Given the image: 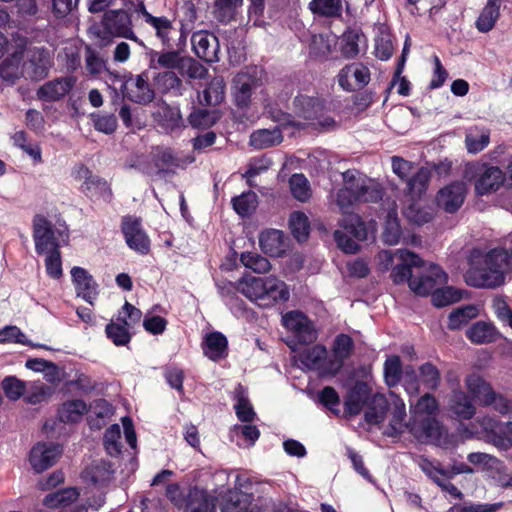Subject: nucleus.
Returning <instances> with one entry per match:
<instances>
[{
    "label": "nucleus",
    "mask_w": 512,
    "mask_h": 512,
    "mask_svg": "<svg viewBox=\"0 0 512 512\" xmlns=\"http://www.w3.org/2000/svg\"><path fill=\"white\" fill-rule=\"evenodd\" d=\"M342 227L345 232L357 241L367 240L368 233L366 224L358 214H351L346 217L342 223Z\"/></svg>",
    "instance_id": "obj_55"
},
{
    "label": "nucleus",
    "mask_w": 512,
    "mask_h": 512,
    "mask_svg": "<svg viewBox=\"0 0 512 512\" xmlns=\"http://www.w3.org/2000/svg\"><path fill=\"white\" fill-rule=\"evenodd\" d=\"M438 279L446 280L447 274L438 264H432L430 273L414 275V278L409 283V288L416 296L432 297L434 290L437 289Z\"/></svg>",
    "instance_id": "obj_12"
},
{
    "label": "nucleus",
    "mask_w": 512,
    "mask_h": 512,
    "mask_svg": "<svg viewBox=\"0 0 512 512\" xmlns=\"http://www.w3.org/2000/svg\"><path fill=\"white\" fill-rule=\"evenodd\" d=\"M439 410V403L436 397L426 393L418 398L415 404L410 405V417L408 422L419 420L425 416H436Z\"/></svg>",
    "instance_id": "obj_33"
},
{
    "label": "nucleus",
    "mask_w": 512,
    "mask_h": 512,
    "mask_svg": "<svg viewBox=\"0 0 512 512\" xmlns=\"http://www.w3.org/2000/svg\"><path fill=\"white\" fill-rule=\"evenodd\" d=\"M71 278L77 296L93 304V299L98 295V284L93 276L86 269L75 266L71 269Z\"/></svg>",
    "instance_id": "obj_17"
},
{
    "label": "nucleus",
    "mask_w": 512,
    "mask_h": 512,
    "mask_svg": "<svg viewBox=\"0 0 512 512\" xmlns=\"http://www.w3.org/2000/svg\"><path fill=\"white\" fill-rule=\"evenodd\" d=\"M283 141V135L279 127L274 129H260L250 135V145L255 149H266L279 145Z\"/></svg>",
    "instance_id": "obj_35"
},
{
    "label": "nucleus",
    "mask_w": 512,
    "mask_h": 512,
    "mask_svg": "<svg viewBox=\"0 0 512 512\" xmlns=\"http://www.w3.org/2000/svg\"><path fill=\"white\" fill-rule=\"evenodd\" d=\"M292 195L299 201H306L310 197V187L307 178L301 174H293L290 178Z\"/></svg>",
    "instance_id": "obj_64"
},
{
    "label": "nucleus",
    "mask_w": 512,
    "mask_h": 512,
    "mask_svg": "<svg viewBox=\"0 0 512 512\" xmlns=\"http://www.w3.org/2000/svg\"><path fill=\"white\" fill-rule=\"evenodd\" d=\"M242 5L243 0H215V18L220 23L227 24L234 19L237 8L241 7Z\"/></svg>",
    "instance_id": "obj_48"
},
{
    "label": "nucleus",
    "mask_w": 512,
    "mask_h": 512,
    "mask_svg": "<svg viewBox=\"0 0 512 512\" xmlns=\"http://www.w3.org/2000/svg\"><path fill=\"white\" fill-rule=\"evenodd\" d=\"M135 87L138 89V93L132 95L127 93L126 97L131 102L147 105L151 103L155 98V92L149 84L148 71H143L135 78Z\"/></svg>",
    "instance_id": "obj_39"
},
{
    "label": "nucleus",
    "mask_w": 512,
    "mask_h": 512,
    "mask_svg": "<svg viewBox=\"0 0 512 512\" xmlns=\"http://www.w3.org/2000/svg\"><path fill=\"white\" fill-rule=\"evenodd\" d=\"M464 177L468 181L474 180L475 194L485 196L498 191L506 181L505 172L498 166L489 163L468 164Z\"/></svg>",
    "instance_id": "obj_4"
},
{
    "label": "nucleus",
    "mask_w": 512,
    "mask_h": 512,
    "mask_svg": "<svg viewBox=\"0 0 512 512\" xmlns=\"http://www.w3.org/2000/svg\"><path fill=\"white\" fill-rule=\"evenodd\" d=\"M405 427L420 443L432 442L440 445L443 439V445L451 444V437L443 423L436 416H425L419 420L405 423Z\"/></svg>",
    "instance_id": "obj_5"
},
{
    "label": "nucleus",
    "mask_w": 512,
    "mask_h": 512,
    "mask_svg": "<svg viewBox=\"0 0 512 512\" xmlns=\"http://www.w3.org/2000/svg\"><path fill=\"white\" fill-rule=\"evenodd\" d=\"M392 34L390 31L380 29L375 37V56L381 61H387L393 55Z\"/></svg>",
    "instance_id": "obj_56"
},
{
    "label": "nucleus",
    "mask_w": 512,
    "mask_h": 512,
    "mask_svg": "<svg viewBox=\"0 0 512 512\" xmlns=\"http://www.w3.org/2000/svg\"><path fill=\"white\" fill-rule=\"evenodd\" d=\"M89 406L83 399L64 401L57 409V419L64 424H77L88 413Z\"/></svg>",
    "instance_id": "obj_26"
},
{
    "label": "nucleus",
    "mask_w": 512,
    "mask_h": 512,
    "mask_svg": "<svg viewBox=\"0 0 512 512\" xmlns=\"http://www.w3.org/2000/svg\"><path fill=\"white\" fill-rule=\"evenodd\" d=\"M466 191V185L463 181H452L438 191L436 196L437 205L447 213H456L464 203Z\"/></svg>",
    "instance_id": "obj_11"
},
{
    "label": "nucleus",
    "mask_w": 512,
    "mask_h": 512,
    "mask_svg": "<svg viewBox=\"0 0 512 512\" xmlns=\"http://www.w3.org/2000/svg\"><path fill=\"white\" fill-rule=\"evenodd\" d=\"M233 210L241 218H247L256 212L258 196L253 190H247L231 199Z\"/></svg>",
    "instance_id": "obj_34"
},
{
    "label": "nucleus",
    "mask_w": 512,
    "mask_h": 512,
    "mask_svg": "<svg viewBox=\"0 0 512 512\" xmlns=\"http://www.w3.org/2000/svg\"><path fill=\"white\" fill-rule=\"evenodd\" d=\"M355 349L353 338L345 333L338 334L332 344V355L343 360L348 359Z\"/></svg>",
    "instance_id": "obj_58"
},
{
    "label": "nucleus",
    "mask_w": 512,
    "mask_h": 512,
    "mask_svg": "<svg viewBox=\"0 0 512 512\" xmlns=\"http://www.w3.org/2000/svg\"><path fill=\"white\" fill-rule=\"evenodd\" d=\"M154 82L161 89L162 93H167L171 90L182 89V80L174 71L159 72L154 77Z\"/></svg>",
    "instance_id": "obj_61"
},
{
    "label": "nucleus",
    "mask_w": 512,
    "mask_h": 512,
    "mask_svg": "<svg viewBox=\"0 0 512 512\" xmlns=\"http://www.w3.org/2000/svg\"><path fill=\"white\" fill-rule=\"evenodd\" d=\"M33 239L38 255H46V274L52 279L63 276L61 243L55 237L54 225L45 216L36 214L33 218Z\"/></svg>",
    "instance_id": "obj_2"
},
{
    "label": "nucleus",
    "mask_w": 512,
    "mask_h": 512,
    "mask_svg": "<svg viewBox=\"0 0 512 512\" xmlns=\"http://www.w3.org/2000/svg\"><path fill=\"white\" fill-rule=\"evenodd\" d=\"M146 23L155 29L156 36L161 40L163 47L170 48L171 40L169 37V31L173 28L172 22L165 16L158 17L154 15H147Z\"/></svg>",
    "instance_id": "obj_50"
},
{
    "label": "nucleus",
    "mask_w": 512,
    "mask_h": 512,
    "mask_svg": "<svg viewBox=\"0 0 512 512\" xmlns=\"http://www.w3.org/2000/svg\"><path fill=\"white\" fill-rule=\"evenodd\" d=\"M259 246L261 251L271 257H281L285 253V235L282 230L265 229L260 232Z\"/></svg>",
    "instance_id": "obj_21"
},
{
    "label": "nucleus",
    "mask_w": 512,
    "mask_h": 512,
    "mask_svg": "<svg viewBox=\"0 0 512 512\" xmlns=\"http://www.w3.org/2000/svg\"><path fill=\"white\" fill-rule=\"evenodd\" d=\"M162 52L150 49V69L164 68L166 71L176 70L182 77L189 79H202L207 74V69L197 60L188 55H182L179 50L166 48Z\"/></svg>",
    "instance_id": "obj_3"
},
{
    "label": "nucleus",
    "mask_w": 512,
    "mask_h": 512,
    "mask_svg": "<svg viewBox=\"0 0 512 512\" xmlns=\"http://www.w3.org/2000/svg\"><path fill=\"white\" fill-rule=\"evenodd\" d=\"M64 451L63 445L52 441H39L29 451L28 461L36 474L54 466Z\"/></svg>",
    "instance_id": "obj_6"
},
{
    "label": "nucleus",
    "mask_w": 512,
    "mask_h": 512,
    "mask_svg": "<svg viewBox=\"0 0 512 512\" xmlns=\"http://www.w3.org/2000/svg\"><path fill=\"white\" fill-rule=\"evenodd\" d=\"M114 472L113 465L110 461L101 460L91 467L90 480L95 485H104L111 481Z\"/></svg>",
    "instance_id": "obj_60"
},
{
    "label": "nucleus",
    "mask_w": 512,
    "mask_h": 512,
    "mask_svg": "<svg viewBox=\"0 0 512 512\" xmlns=\"http://www.w3.org/2000/svg\"><path fill=\"white\" fill-rule=\"evenodd\" d=\"M501 0H488L476 20L475 26L481 33L489 32L499 18Z\"/></svg>",
    "instance_id": "obj_38"
},
{
    "label": "nucleus",
    "mask_w": 512,
    "mask_h": 512,
    "mask_svg": "<svg viewBox=\"0 0 512 512\" xmlns=\"http://www.w3.org/2000/svg\"><path fill=\"white\" fill-rule=\"evenodd\" d=\"M448 411L456 420H470L476 413L472 398L460 388L453 389L448 399Z\"/></svg>",
    "instance_id": "obj_16"
},
{
    "label": "nucleus",
    "mask_w": 512,
    "mask_h": 512,
    "mask_svg": "<svg viewBox=\"0 0 512 512\" xmlns=\"http://www.w3.org/2000/svg\"><path fill=\"white\" fill-rule=\"evenodd\" d=\"M372 395L373 390L367 382L356 380L344 398V417L351 419L359 415Z\"/></svg>",
    "instance_id": "obj_9"
},
{
    "label": "nucleus",
    "mask_w": 512,
    "mask_h": 512,
    "mask_svg": "<svg viewBox=\"0 0 512 512\" xmlns=\"http://www.w3.org/2000/svg\"><path fill=\"white\" fill-rule=\"evenodd\" d=\"M290 233L298 243H305L311 233L308 216L301 210L292 211L288 218Z\"/></svg>",
    "instance_id": "obj_31"
},
{
    "label": "nucleus",
    "mask_w": 512,
    "mask_h": 512,
    "mask_svg": "<svg viewBox=\"0 0 512 512\" xmlns=\"http://www.w3.org/2000/svg\"><path fill=\"white\" fill-rule=\"evenodd\" d=\"M76 83L74 76L56 78L45 82L36 92L37 98L43 102H56L63 99Z\"/></svg>",
    "instance_id": "obj_14"
},
{
    "label": "nucleus",
    "mask_w": 512,
    "mask_h": 512,
    "mask_svg": "<svg viewBox=\"0 0 512 512\" xmlns=\"http://www.w3.org/2000/svg\"><path fill=\"white\" fill-rule=\"evenodd\" d=\"M431 178V170L427 167H420L418 171L407 181V191L411 195H422L428 188Z\"/></svg>",
    "instance_id": "obj_51"
},
{
    "label": "nucleus",
    "mask_w": 512,
    "mask_h": 512,
    "mask_svg": "<svg viewBox=\"0 0 512 512\" xmlns=\"http://www.w3.org/2000/svg\"><path fill=\"white\" fill-rule=\"evenodd\" d=\"M419 378L423 386L429 391L438 389L441 383V373L432 362H425L418 368Z\"/></svg>",
    "instance_id": "obj_47"
},
{
    "label": "nucleus",
    "mask_w": 512,
    "mask_h": 512,
    "mask_svg": "<svg viewBox=\"0 0 512 512\" xmlns=\"http://www.w3.org/2000/svg\"><path fill=\"white\" fill-rule=\"evenodd\" d=\"M465 384L472 400H475L480 406H491L495 401L497 393L482 376L476 373L467 375Z\"/></svg>",
    "instance_id": "obj_15"
},
{
    "label": "nucleus",
    "mask_w": 512,
    "mask_h": 512,
    "mask_svg": "<svg viewBox=\"0 0 512 512\" xmlns=\"http://www.w3.org/2000/svg\"><path fill=\"white\" fill-rule=\"evenodd\" d=\"M468 260L471 267L467 273V284L474 288L495 289L505 283L502 266H510L512 255L503 247L486 253L473 249Z\"/></svg>",
    "instance_id": "obj_1"
},
{
    "label": "nucleus",
    "mask_w": 512,
    "mask_h": 512,
    "mask_svg": "<svg viewBox=\"0 0 512 512\" xmlns=\"http://www.w3.org/2000/svg\"><path fill=\"white\" fill-rule=\"evenodd\" d=\"M358 202H372L377 203L382 200L384 196V189L378 183H371V179L361 181V186L358 188Z\"/></svg>",
    "instance_id": "obj_57"
},
{
    "label": "nucleus",
    "mask_w": 512,
    "mask_h": 512,
    "mask_svg": "<svg viewBox=\"0 0 512 512\" xmlns=\"http://www.w3.org/2000/svg\"><path fill=\"white\" fill-rule=\"evenodd\" d=\"M250 496L241 490H229L222 496L221 512H246L250 502L242 498Z\"/></svg>",
    "instance_id": "obj_44"
},
{
    "label": "nucleus",
    "mask_w": 512,
    "mask_h": 512,
    "mask_svg": "<svg viewBox=\"0 0 512 512\" xmlns=\"http://www.w3.org/2000/svg\"><path fill=\"white\" fill-rule=\"evenodd\" d=\"M402 235L400 220L396 209H390L385 217L382 241L388 246L397 245Z\"/></svg>",
    "instance_id": "obj_36"
},
{
    "label": "nucleus",
    "mask_w": 512,
    "mask_h": 512,
    "mask_svg": "<svg viewBox=\"0 0 512 512\" xmlns=\"http://www.w3.org/2000/svg\"><path fill=\"white\" fill-rule=\"evenodd\" d=\"M269 277H255L244 275L238 279V284L241 285L240 293L250 300L265 301V294H267V284Z\"/></svg>",
    "instance_id": "obj_29"
},
{
    "label": "nucleus",
    "mask_w": 512,
    "mask_h": 512,
    "mask_svg": "<svg viewBox=\"0 0 512 512\" xmlns=\"http://www.w3.org/2000/svg\"><path fill=\"white\" fill-rule=\"evenodd\" d=\"M469 292L454 286H445L434 290L431 303L436 308H444L467 298Z\"/></svg>",
    "instance_id": "obj_32"
},
{
    "label": "nucleus",
    "mask_w": 512,
    "mask_h": 512,
    "mask_svg": "<svg viewBox=\"0 0 512 512\" xmlns=\"http://www.w3.org/2000/svg\"><path fill=\"white\" fill-rule=\"evenodd\" d=\"M202 350L208 359L217 362L228 356V339L220 331L209 332L203 338Z\"/></svg>",
    "instance_id": "obj_19"
},
{
    "label": "nucleus",
    "mask_w": 512,
    "mask_h": 512,
    "mask_svg": "<svg viewBox=\"0 0 512 512\" xmlns=\"http://www.w3.org/2000/svg\"><path fill=\"white\" fill-rule=\"evenodd\" d=\"M80 192L90 200L102 199L106 203H110L113 199V192L108 181L94 174L87 178V181H83Z\"/></svg>",
    "instance_id": "obj_22"
},
{
    "label": "nucleus",
    "mask_w": 512,
    "mask_h": 512,
    "mask_svg": "<svg viewBox=\"0 0 512 512\" xmlns=\"http://www.w3.org/2000/svg\"><path fill=\"white\" fill-rule=\"evenodd\" d=\"M293 335L297 343L301 345H309L317 340L318 331L314 322L307 316V314H305L302 319V323L293 332Z\"/></svg>",
    "instance_id": "obj_53"
},
{
    "label": "nucleus",
    "mask_w": 512,
    "mask_h": 512,
    "mask_svg": "<svg viewBox=\"0 0 512 512\" xmlns=\"http://www.w3.org/2000/svg\"><path fill=\"white\" fill-rule=\"evenodd\" d=\"M404 215L410 223L417 226H422L433 220L432 212L416 203L410 204L404 211Z\"/></svg>",
    "instance_id": "obj_63"
},
{
    "label": "nucleus",
    "mask_w": 512,
    "mask_h": 512,
    "mask_svg": "<svg viewBox=\"0 0 512 512\" xmlns=\"http://www.w3.org/2000/svg\"><path fill=\"white\" fill-rule=\"evenodd\" d=\"M153 119L158 127L165 134L182 131L187 127L179 106H173L162 100V104L158 111L153 113Z\"/></svg>",
    "instance_id": "obj_10"
},
{
    "label": "nucleus",
    "mask_w": 512,
    "mask_h": 512,
    "mask_svg": "<svg viewBox=\"0 0 512 512\" xmlns=\"http://www.w3.org/2000/svg\"><path fill=\"white\" fill-rule=\"evenodd\" d=\"M101 24L103 30L97 29L95 35L104 45L112 42L114 37H120L131 26V16L124 9L108 10L103 14Z\"/></svg>",
    "instance_id": "obj_8"
},
{
    "label": "nucleus",
    "mask_w": 512,
    "mask_h": 512,
    "mask_svg": "<svg viewBox=\"0 0 512 512\" xmlns=\"http://www.w3.org/2000/svg\"><path fill=\"white\" fill-rule=\"evenodd\" d=\"M363 38L367 41L361 28L348 27L342 34L341 52L346 58H354L359 53L358 43Z\"/></svg>",
    "instance_id": "obj_41"
},
{
    "label": "nucleus",
    "mask_w": 512,
    "mask_h": 512,
    "mask_svg": "<svg viewBox=\"0 0 512 512\" xmlns=\"http://www.w3.org/2000/svg\"><path fill=\"white\" fill-rule=\"evenodd\" d=\"M121 232L127 246L140 255H147L151 251V241L142 227L141 218L125 215L121 220Z\"/></svg>",
    "instance_id": "obj_7"
},
{
    "label": "nucleus",
    "mask_w": 512,
    "mask_h": 512,
    "mask_svg": "<svg viewBox=\"0 0 512 512\" xmlns=\"http://www.w3.org/2000/svg\"><path fill=\"white\" fill-rule=\"evenodd\" d=\"M293 105L298 116L305 120H318L323 116L324 104L317 97L298 94Z\"/></svg>",
    "instance_id": "obj_23"
},
{
    "label": "nucleus",
    "mask_w": 512,
    "mask_h": 512,
    "mask_svg": "<svg viewBox=\"0 0 512 512\" xmlns=\"http://www.w3.org/2000/svg\"><path fill=\"white\" fill-rule=\"evenodd\" d=\"M384 381L391 388L396 386L402 378V362L398 355L389 356L384 363Z\"/></svg>",
    "instance_id": "obj_49"
},
{
    "label": "nucleus",
    "mask_w": 512,
    "mask_h": 512,
    "mask_svg": "<svg viewBox=\"0 0 512 512\" xmlns=\"http://www.w3.org/2000/svg\"><path fill=\"white\" fill-rule=\"evenodd\" d=\"M221 119L218 109H207L192 106V111L187 117V126L196 130H208L217 124Z\"/></svg>",
    "instance_id": "obj_27"
},
{
    "label": "nucleus",
    "mask_w": 512,
    "mask_h": 512,
    "mask_svg": "<svg viewBox=\"0 0 512 512\" xmlns=\"http://www.w3.org/2000/svg\"><path fill=\"white\" fill-rule=\"evenodd\" d=\"M119 117L122 120L123 125L131 132L141 130L145 126L144 122H142L139 117L138 109L135 108L133 110L129 104H122L119 110Z\"/></svg>",
    "instance_id": "obj_62"
},
{
    "label": "nucleus",
    "mask_w": 512,
    "mask_h": 512,
    "mask_svg": "<svg viewBox=\"0 0 512 512\" xmlns=\"http://www.w3.org/2000/svg\"><path fill=\"white\" fill-rule=\"evenodd\" d=\"M367 407L364 412V421L369 425H380L384 422L389 410V402L382 393H375L365 405Z\"/></svg>",
    "instance_id": "obj_24"
},
{
    "label": "nucleus",
    "mask_w": 512,
    "mask_h": 512,
    "mask_svg": "<svg viewBox=\"0 0 512 512\" xmlns=\"http://www.w3.org/2000/svg\"><path fill=\"white\" fill-rule=\"evenodd\" d=\"M191 44L196 56L207 62L218 61L217 50L219 49L218 38L205 30L196 31L191 36Z\"/></svg>",
    "instance_id": "obj_13"
},
{
    "label": "nucleus",
    "mask_w": 512,
    "mask_h": 512,
    "mask_svg": "<svg viewBox=\"0 0 512 512\" xmlns=\"http://www.w3.org/2000/svg\"><path fill=\"white\" fill-rule=\"evenodd\" d=\"M50 61L45 48L32 52L27 66L29 78L33 81H40L48 76Z\"/></svg>",
    "instance_id": "obj_30"
},
{
    "label": "nucleus",
    "mask_w": 512,
    "mask_h": 512,
    "mask_svg": "<svg viewBox=\"0 0 512 512\" xmlns=\"http://www.w3.org/2000/svg\"><path fill=\"white\" fill-rule=\"evenodd\" d=\"M290 297L287 284L275 277L268 278L267 294L265 301H261V306H270L279 302H286Z\"/></svg>",
    "instance_id": "obj_40"
},
{
    "label": "nucleus",
    "mask_w": 512,
    "mask_h": 512,
    "mask_svg": "<svg viewBox=\"0 0 512 512\" xmlns=\"http://www.w3.org/2000/svg\"><path fill=\"white\" fill-rule=\"evenodd\" d=\"M467 339L475 345L496 342L501 333L492 322L479 320L474 322L465 332Z\"/></svg>",
    "instance_id": "obj_20"
},
{
    "label": "nucleus",
    "mask_w": 512,
    "mask_h": 512,
    "mask_svg": "<svg viewBox=\"0 0 512 512\" xmlns=\"http://www.w3.org/2000/svg\"><path fill=\"white\" fill-rule=\"evenodd\" d=\"M106 337L117 347L127 346L133 337L127 327L111 321L105 327Z\"/></svg>",
    "instance_id": "obj_54"
},
{
    "label": "nucleus",
    "mask_w": 512,
    "mask_h": 512,
    "mask_svg": "<svg viewBox=\"0 0 512 512\" xmlns=\"http://www.w3.org/2000/svg\"><path fill=\"white\" fill-rule=\"evenodd\" d=\"M478 316V309L473 304H467L453 309L448 316L447 328L450 331L460 330L472 319Z\"/></svg>",
    "instance_id": "obj_37"
},
{
    "label": "nucleus",
    "mask_w": 512,
    "mask_h": 512,
    "mask_svg": "<svg viewBox=\"0 0 512 512\" xmlns=\"http://www.w3.org/2000/svg\"><path fill=\"white\" fill-rule=\"evenodd\" d=\"M232 400L235 413L239 421L243 423H251L256 417V412L251 404L248 396V388L242 383H238L232 393Z\"/></svg>",
    "instance_id": "obj_25"
},
{
    "label": "nucleus",
    "mask_w": 512,
    "mask_h": 512,
    "mask_svg": "<svg viewBox=\"0 0 512 512\" xmlns=\"http://www.w3.org/2000/svg\"><path fill=\"white\" fill-rule=\"evenodd\" d=\"M25 47H17L0 63V78L14 85L20 78L19 67L24 58Z\"/></svg>",
    "instance_id": "obj_28"
},
{
    "label": "nucleus",
    "mask_w": 512,
    "mask_h": 512,
    "mask_svg": "<svg viewBox=\"0 0 512 512\" xmlns=\"http://www.w3.org/2000/svg\"><path fill=\"white\" fill-rule=\"evenodd\" d=\"M326 347L323 344H317L312 348L306 349L299 354V361L307 369H318L326 357Z\"/></svg>",
    "instance_id": "obj_46"
},
{
    "label": "nucleus",
    "mask_w": 512,
    "mask_h": 512,
    "mask_svg": "<svg viewBox=\"0 0 512 512\" xmlns=\"http://www.w3.org/2000/svg\"><path fill=\"white\" fill-rule=\"evenodd\" d=\"M5 396L10 401L19 400L25 393L26 383L16 376H6L1 383Z\"/></svg>",
    "instance_id": "obj_59"
},
{
    "label": "nucleus",
    "mask_w": 512,
    "mask_h": 512,
    "mask_svg": "<svg viewBox=\"0 0 512 512\" xmlns=\"http://www.w3.org/2000/svg\"><path fill=\"white\" fill-rule=\"evenodd\" d=\"M309 9L315 16L339 18L342 16V0H312Z\"/></svg>",
    "instance_id": "obj_42"
},
{
    "label": "nucleus",
    "mask_w": 512,
    "mask_h": 512,
    "mask_svg": "<svg viewBox=\"0 0 512 512\" xmlns=\"http://www.w3.org/2000/svg\"><path fill=\"white\" fill-rule=\"evenodd\" d=\"M239 260L244 267L258 274L266 273L271 269L269 260L258 253L242 252Z\"/></svg>",
    "instance_id": "obj_52"
},
{
    "label": "nucleus",
    "mask_w": 512,
    "mask_h": 512,
    "mask_svg": "<svg viewBox=\"0 0 512 512\" xmlns=\"http://www.w3.org/2000/svg\"><path fill=\"white\" fill-rule=\"evenodd\" d=\"M313 400L316 404L329 410L333 415H340V409L338 408L341 402L340 395L334 387L329 385L324 386L317 392L316 397L313 398Z\"/></svg>",
    "instance_id": "obj_45"
},
{
    "label": "nucleus",
    "mask_w": 512,
    "mask_h": 512,
    "mask_svg": "<svg viewBox=\"0 0 512 512\" xmlns=\"http://www.w3.org/2000/svg\"><path fill=\"white\" fill-rule=\"evenodd\" d=\"M183 512H216V497L204 488L192 486L185 497Z\"/></svg>",
    "instance_id": "obj_18"
},
{
    "label": "nucleus",
    "mask_w": 512,
    "mask_h": 512,
    "mask_svg": "<svg viewBox=\"0 0 512 512\" xmlns=\"http://www.w3.org/2000/svg\"><path fill=\"white\" fill-rule=\"evenodd\" d=\"M153 163L157 168V175L164 177L175 173L174 170L169 167H178L179 159L176 157L173 150L168 147L159 150L158 153L154 155Z\"/></svg>",
    "instance_id": "obj_43"
}]
</instances>
